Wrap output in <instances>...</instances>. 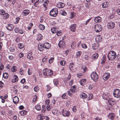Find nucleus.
I'll use <instances>...</instances> for the list:
<instances>
[{
  "label": "nucleus",
  "instance_id": "8",
  "mask_svg": "<svg viewBox=\"0 0 120 120\" xmlns=\"http://www.w3.org/2000/svg\"><path fill=\"white\" fill-rule=\"evenodd\" d=\"M108 27L110 29L113 28L115 26V24L113 22H110L107 24Z\"/></svg>",
  "mask_w": 120,
  "mask_h": 120
},
{
  "label": "nucleus",
  "instance_id": "43",
  "mask_svg": "<svg viewBox=\"0 0 120 120\" xmlns=\"http://www.w3.org/2000/svg\"><path fill=\"white\" fill-rule=\"evenodd\" d=\"M46 110V106L44 105H42V109L41 110V112L43 113H44Z\"/></svg>",
  "mask_w": 120,
  "mask_h": 120
},
{
  "label": "nucleus",
  "instance_id": "19",
  "mask_svg": "<svg viewBox=\"0 0 120 120\" xmlns=\"http://www.w3.org/2000/svg\"><path fill=\"white\" fill-rule=\"evenodd\" d=\"M65 5V4L62 2H60L58 3L56 5L57 7L59 8H63Z\"/></svg>",
  "mask_w": 120,
  "mask_h": 120
},
{
  "label": "nucleus",
  "instance_id": "32",
  "mask_svg": "<svg viewBox=\"0 0 120 120\" xmlns=\"http://www.w3.org/2000/svg\"><path fill=\"white\" fill-rule=\"evenodd\" d=\"M80 97L83 98H86L87 97V95L85 93H82L80 95Z\"/></svg>",
  "mask_w": 120,
  "mask_h": 120
},
{
  "label": "nucleus",
  "instance_id": "13",
  "mask_svg": "<svg viewBox=\"0 0 120 120\" xmlns=\"http://www.w3.org/2000/svg\"><path fill=\"white\" fill-rule=\"evenodd\" d=\"M76 25L75 24H71L70 26V30L73 32H75L76 29Z\"/></svg>",
  "mask_w": 120,
  "mask_h": 120
},
{
  "label": "nucleus",
  "instance_id": "61",
  "mask_svg": "<svg viewBox=\"0 0 120 120\" xmlns=\"http://www.w3.org/2000/svg\"><path fill=\"white\" fill-rule=\"evenodd\" d=\"M39 3L38 1H36L35 2L34 4V6L35 7H37V6L39 4Z\"/></svg>",
  "mask_w": 120,
  "mask_h": 120
},
{
  "label": "nucleus",
  "instance_id": "30",
  "mask_svg": "<svg viewBox=\"0 0 120 120\" xmlns=\"http://www.w3.org/2000/svg\"><path fill=\"white\" fill-rule=\"evenodd\" d=\"M82 54V52L81 51H78L77 52L76 54L75 57L76 58H78L80 57Z\"/></svg>",
  "mask_w": 120,
  "mask_h": 120
},
{
  "label": "nucleus",
  "instance_id": "9",
  "mask_svg": "<svg viewBox=\"0 0 120 120\" xmlns=\"http://www.w3.org/2000/svg\"><path fill=\"white\" fill-rule=\"evenodd\" d=\"M70 90L72 92H77L78 90V88L76 86H73L71 87Z\"/></svg>",
  "mask_w": 120,
  "mask_h": 120
},
{
  "label": "nucleus",
  "instance_id": "11",
  "mask_svg": "<svg viewBox=\"0 0 120 120\" xmlns=\"http://www.w3.org/2000/svg\"><path fill=\"white\" fill-rule=\"evenodd\" d=\"M62 115L64 116H68L69 115L70 112L68 111L64 110L63 109L62 111Z\"/></svg>",
  "mask_w": 120,
  "mask_h": 120
},
{
  "label": "nucleus",
  "instance_id": "50",
  "mask_svg": "<svg viewBox=\"0 0 120 120\" xmlns=\"http://www.w3.org/2000/svg\"><path fill=\"white\" fill-rule=\"evenodd\" d=\"M33 23H30L29 25V26L27 27V29L28 30H30L31 28L33 26Z\"/></svg>",
  "mask_w": 120,
  "mask_h": 120
},
{
  "label": "nucleus",
  "instance_id": "40",
  "mask_svg": "<svg viewBox=\"0 0 120 120\" xmlns=\"http://www.w3.org/2000/svg\"><path fill=\"white\" fill-rule=\"evenodd\" d=\"M3 76L4 78L7 79L8 77V75L7 73H3Z\"/></svg>",
  "mask_w": 120,
  "mask_h": 120
},
{
  "label": "nucleus",
  "instance_id": "57",
  "mask_svg": "<svg viewBox=\"0 0 120 120\" xmlns=\"http://www.w3.org/2000/svg\"><path fill=\"white\" fill-rule=\"evenodd\" d=\"M48 3V1L47 0L45 1L43 4V6L44 7L46 8V6L47 5Z\"/></svg>",
  "mask_w": 120,
  "mask_h": 120
},
{
  "label": "nucleus",
  "instance_id": "31",
  "mask_svg": "<svg viewBox=\"0 0 120 120\" xmlns=\"http://www.w3.org/2000/svg\"><path fill=\"white\" fill-rule=\"evenodd\" d=\"M43 38V37L41 34H37V39L38 41L40 40Z\"/></svg>",
  "mask_w": 120,
  "mask_h": 120
},
{
  "label": "nucleus",
  "instance_id": "33",
  "mask_svg": "<svg viewBox=\"0 0 120 120\" xmlns=\"http://www.w3.org/2000/svg\"><path fill=\"white\" fill-rule=\"evenodd\" d=\"M106 59V56H105V55H103V57L101 59V64H103L105 62V61Z\"/></svg>",
  "mask_w": 120,
  "mask_h": 120
},
{
  "label": "nucleus",
  "instance_id": "64",
  "mask_svg": "<svg viewBox=\"0 0 120 120\" xmlns=\"http://www.w3.org/2000/svg\"><path fill=\"white\" fill-rule=\"evenodd\" d=\"M5 13L4 11L3 10H1L0 11V15H3Z\"/></svg>",
  "mask_w": 120,
  "mask_h": 120
},
{
  "label": "nucleus",
  "instance_id": "51",
  "mask_svg": "<svg viewBox=\"0 0 120 120\" xmlns=\"http://www.w3.org/2000/svg\"><path fill=\"white\" fill-rule=\"evenodd\" d=\"M37 99V97L36 95H34V96L32 102H35Z\"/></svg>",
  "mask_w": 120,
  "mask_h": 120
},
{
  "label": "nucleus",
  "instance_id": "53",
  "mask_svg": "<svg viewBox=\"0 0 120 120\" xmlns=\"http://www.w3.org/2000/svg\"><path fill=\"white\" fill-rule=\"evenodd\" d=\"M9 50L11 52H14L15 51V48L13 47H10L9 48Z\"/></svg>",
  "mask_w": 120,
  "mask_h": 120
},
{
  "label": "nucleus",
  "instance_id": "10",
  "mask_svg": "<svg viewBox=\"0 0 120 120\" xmlns=\"http://www.w3.org/2000/svg\"><path fill=\"white\" fill-rule=\"evenodd\" d=\"M110 74L107 72L105 73L103 76V79L104 80H106L109 79L110 76Z\"/></svg>",
  "mask_w": 120,
  "mask_h": 120
},
{
  "label": "nucleus",
  "instance_id": "38",
  "mask_svg": "<svg viewBox=\"0 0 120 120\" xmlns=\"http://www.w3.org/2000/svg\"><path fill=\"white\" fill-rule=\"evenodd\" d=\"M39 26V28L41 30H43L45 28V26L42 24H40Z\"/></svg>",
  "mask_w": 120,
  "mask_h": 120
},
{
  "label": "nucleus",
  "instance_id": "7",
  "mask_svg": "<svg viewBox=\"0 0 120 120\" xmlns=\"http://www.w3.org/2000/svg\"><path fill=\"white\" fill-rule=\"evenodd\" d=\"M58 45L60 48L62 49L66 47L64 42L62 40H61L59 41Z\"/></svg>",
  "mask_w": 120,
  "mask_h": 120
},
{
  "label": "nucleus",
  "instance_id": "49",
  "mask_svg": "<svg viewBox=\"0 0 120 120\" xmlns=\"http://www.w3.org/2000/svg\"><path fill=\"white\" fill-rule=\"evenodd\" d=\"M34 90L36 92H37L39 90V88L38 86H37L34 88Z\"/></svg>",
  "mask_w": 120,
  "mask_h": 120
},
{
  "label": "nucleus",
  "instance_id": "28",
  "mask_svg": "<svg viewBox=\"0 0 120 120\" xmlns=\"http://www.w3.org/2000/svg\"><path fill=\"white\" fill-rule=\"evenodd\" d=\"M86 82V79H82L80 81L79 83L81 85L83 86L85 84V83Z\"/></svg>",
  "mask_w": 120,
  "mask_h": 120
},
{
  "label": "nucleus",
  "instance_id": "37",
  "mask_svg": "<svg viewBox=\"0 0 120 120\" xmlns=\"http://www.w3.org/2000/svg\"><path fill=\"white\" fill-rule=\"evenodd\" d=\"M53 82L54 84L56 86H57L58 85L59 82L57 79H54L53 80Z\"/></svg>",
  "mask_w": 120,
  "mask_h": 120
},
{
  "label": "nucleus",
  "instance_id": "45",
  "mask_svg": "<svg viewBox=\"0 0 120 120\" xmlns=\"http://www.w3.org/2000/svg\"><path fill=\"white\" fill-rule=\"evenodd\" d=\"M52 113L54 115H56L57 113V110L56 109H54L52 110Z\"/></svg>",
  "mask_w": 120,
  "mask_h": 120
},
{
  "label": "nucleus",
  "instance_id": "17",
  "mask_svg": "<svg viewBox=\"0 0 120 120\" xmlns=\"http://www.w3.org/2000/svg\"><path fill=\"white\" fill-rule=\"evenodd\" d=\"M27 57L28 59L30 60H32L33 58V55L32 52L29 53L27 55Z\"/></svg>",
  "mask_w": 120,
  "mask_h": 120
},
{
  "label": "nucleus",
  "instance_id": "3",
  "mask_svg": "<svg viewBox=\"0 0 120 120\" xmlns=\"http://www.w3.org/2000/svg\"><path fill=\"white\" fill-rule=\"evenodd\" d=\"M58 14V10L57 8H53L50 12V15L53 17H56L57 15Z\"/></svg>",
  "mask_w": 120,
  "mask_h": 120
},
{
  "label": "nucleus",
  "instance_id": "24",
  "mask_svg": "<svg viewBox=\"0 0 120 120\" xmlns=\"http://www.w3.org/2000/svg\"><path fill=\"white\" fill-rule=\"evenodd\" d=\"M102 38L101 35L97 36L95 38V40L97 41H101L102 40Z\"/></svg>",
  "mask_w": 120,
  "mask_h": 120
},
{
  "label": "nucleus",
  "instance_id": "62",
  "mask_svg": "<svg viewBox=\"0 0 120 120\" xmlns=\"http://www.w3.org/2000/svg\"><path fill=\"white\" fill-rule=\"evenodd\" d=\"M74 12L71 13L70 14V18L71 19H72L74 16Z\"/></svg>",
  "mask_w": 120,
  "mask_h": 120
},
{
  "label": "nucleus",
  "instance_id": "20",
  "mask_svg": "<svg viewBox=\"0 0 120 120\" xmlns=\"http://www.w3.org/2000/svg\"><path fill=\"white\" fill-rule=\"evenodd\" d=\"M18 80V76L15 75H14L12 79V82L14 83L15 82H17Z\"/></svg>",
  "mask_w": 120,
  "mask_h": 120
},
{
  "label": "nucleus",
  "instance_id": "59",
  "mask_svg": "<svg viewBox=\"0 0 120 120\" xmlns=\"http://www.w3.org/2000/svg\"><path fill=\"white\" fill-rule=\"evenodd\" d=\"M6 68L9 70L11 69L12 68L11 64H8L6 66Z\"/></svg>",
  "mask_w": 120,
  "mask_h": 120
},
{
  "label": "nucleus",
  "instance_id": "12",
  "mask_svg": "<svg viewBox=\"0 0 120 120\" xmlns=\"http://www.w3.org/2000/svg\"><path fill=\"white\" fill-rule=\"evenodd\" d=\"M94 20L95 22L97 23L101 22L102 20V19L101 17L97 16L94 18Z\"/></svg>",
  "mask_w": 120,
  "mask_h": 120
},
{
  "label": "nucleus",
  "instance_id": "26",
  "mask_svg": "<svg viewBox=\"0 0 120 120\" xmlns=\"http://www.w3.org/2000/svg\"><path fill=\"white\" fill-rule=\"evenodd\" d=\"M109 3L107 2H105L103 3L102 5V7L103 8H106L108 6Z\"/></svg>",
  "mask_w": 120,
  "mask_h": 120
},
{
  "label": "nucleus",
  "instance_id": "25",
  "mask_svg": "<svg viewBox=\"0 0 120 120\" xmlns=\"http://www.w3.org/2000/svg\"><path fill=\"white\" fill-rule=\"evenodd\" d=\"M44 48L43 45L41 44H38V48L39 50L40 51H42L43 50Z\"/></svg>",
  "mask_w": 120,
  "mask_h": 120
},
{
  "label": "nucleus",
  "instance_id": "1",
  "mask_svg": "<svg viewBox=\"0 0 120 120\" xmlns=\"http://www.w3.org/2000/svg\"><path fill=\"white\" fill-rule=\"evenodd\" d=\"M107 56L109 60L112 61L114 60L116 57V52L113 51H111L109 53Z\"/></svg>",
  "mask_w": 120,
  "mask_h": 120
},
{
  "label": "nucleus",
  "instance_id": "2",
  "mask_svg": "<svg viewBox=\"0 0 120 120\" xmlns=\"http://www.w3.org/2000/svg\"><path fill=\"white\" fill-rule=\"evenodd\" d=\"M43 74L44 76H51L53 74V71L51 70L45 68L43 70Z\"/></svg>",
  "mask_w": 120,
  "mask_h": 120
},
{
  "label": "nucleus",
  "instance_id": "23",
  "mask_svg": "<svg viewBox=\"0 0 120 120\" xmlns=\"http://www.w3.org/2000/svg\"><path fill=\"white\" fill-rule=\"evenodd\" d=\"M44 116L43 114H40L38 116L37 118L38 120H43L44 118Z\"/></svg>",
  "mask_w": 120,
  "mask_h": 120
},
{
  "label": "nucleus",
  "instance_id": "58",
  "mask_svg": "<svg viewBox=\"0 0 120 120\" xmlns=\"http://www.w3.org/2000/svg\"><path fill=\"white\" fill-rule=\"evenodd\" d=\"M77 76L79 78H81L82 76V74L81 73H78L77 74Z\"/></svg>",
  "mask_w": 120,
  "mask_h": 120
},
{
  "label": "nucleus",
  "instance_id": "14",
  "mask_svg": "<svg viewBox=\"0 0 120 120\" xmlns=\"http://www.w3.org/2000/svg\"><path fill=\"white\" fill-rule=\"evenodd\" d=\"M30 13L29 10L26 9L23 10L22 12V15L24 16H26L29 15Z\"/></svg>",
  "mask_w": 120,
  "mask_h": 120
},
{
  "label": "nucleus",
  "instance_id": "16",
  "mask_svg": "<svg viewBox=\"0 0 120 120\" xmlns=\"http://www.w3.org/2000/svg\"><path fill=\"white\" fill-rule=\"evenodd\" d=\"M110 96V94L107 93L103 94L102 95V97L105 99L107 100L109 99V97Z\"/></svg>",
  "mask_w": 120,
  "mask_h": 120
},
{
  "label": "nucleus",
  "instance_id": "42",
  "mask_svg": "<svg viewBox=\"0 0 120 120\" xmlns=\"http://www.w3.org/2000/svg\"><path fill=\"white\" fill-rule=\"evenodd\" d=\"M60 13L61 15L64 16H65L67 14V13L64 10L60 11Z\"/></svg>",
  "mask_w": 120,
  "mask_h": 120
},
{
  "label": "nucleus",
  "instance_id": "34",
  "mask_svg": "<svg viewBox=\"0 0 120 120\" xmlns=\"http://www.w3.org/2000/svg\"><path fill=\"white\" fill-rule=\"evenodd\" d=\"M18 46L19 48L21 49L24 48V45L23 43H20L18 44Z\"/></svg>",
  "mask_w": 120,
  "mask_h": 120
},
{
  "label": "nucleus",
  "instance_id": "6",
  "mask_svg": "<svg viewBox=\"0 0 120 120\" xmlns=\"http://www.w3.org/2000/svg\"><path fill=\"white\" fill-rule=\"evenodd\" d=\"M94 29L95 31L99 32L102 30V26L100 24H98L95 25Z\"/></svg>",
  "mask_w": 120,
  "mask_h": 120
},
{
  "label": "nucleus",
  "instance_id": "47",
  "mask_svg": "<svg viewBox=\"0 0 120 120\" xmlns=\"http://www.w3.org/2000/svg\"><path fill=\"white\" fill-rule=\"evenodd\" d=\"M35 109L38 110H39L41 109L40 106L38 105H36L35 107Z\"/></svg>",
  "mask_w": 120,
  "mask_h": 120
},
{
  "label": "nucleus",
  "instance_id": "39",
  "mask_svg": "<svg viewBox=\"0 0 120 120\" xmlns=\"http://www.w3.org/2000/svg\"><path fill=\"white\" fill-rule=\"evenodd\" d=\"M19 113L21 115L23 116L26 114L27 113V112L25 110H23L20 111Z\"/></svg>",
  "mask_w": 120,
  "mask_h": 120
},
{
  "label": "nucleus",
  "instance_id": "21",
  "mask_svg": "<svg viewBox=\"0 0 120 120\" xmlns=\"http://www.w3.org/2000/svg\"><path fill=\"white\" fill-rule=\"evenodd\" d=\"M19 101V99L18 97L15 96L14 97L13 99L14 103L15 104L18 103Z\"/></svg>",
  "mask_w": 120,
  "mask_h": 120
},
{
  "label": "nucleus",
  "instance_id": "56",
  "mask_svg": "<svg viewBox=\"0 0 120 120\" xmlns=\"http://www.w3.org/2000/svg\"><path fill=\"white\" fill-rule=\"evenodd\" d=\"M93 96L92 94H90L88 97V100H90L91 99L93 98Z\"/></svg>",
  "mask_w": 120,
  "mask_h": 120
},
{
  "label": "nucleus",
  "instance_id": "48",
  "mask_svg": "<svg viewBox=\"0 0 120 120\" xmlns=\"http://www.w3.org/2000/svg\"><path fill=\"white\" fill-rule=\"evenodd\" d=\"M20 29L17 27H16L15 29L14 30L16 33H19Z\"/></svg>",
  "mask_w": 120,
  "mask_h": 120
},
{
  "label": "nucleus",
  "instance_id": "36",
  "mask_svg": "<svg viewBox=\"0 0 120 120\" xmlns=\"http://www.w3.org/2000/svg\"><path fill=\"white\" fill-rule=\"evenodd\" d=\"M51 31L53 33H56L57 32V29L55 27H53L51 29Z\"/></svg>",
  "mask_w": 120,
  "mask_h": 120
},
{
  "label": "nucleus",
  "instance_id": "5",
  "mask_svg": "<svg viewBox=\"0 0 120 120\" xmlns=\"http://www.w3.org/2000/svg\"><path fill=\"white\" fill-rule=\"evenodd\" d=\"M114 97L115 98H120V90L119 89L115 90L113 93Z\"/></svg>",
  "mask_w": 120,
  "mask_h": 120
},
{
  "label": "nucleus",
  "instance_id": "22",
  "mask_svg": "<svg viewBox=\"0 0 120 120\" xmlns=\"http://www.w3.org/2000/svg\"><path fill=\"white\" fill-rule=\"evenodd\" d=\"M43 46L44 48L46 49L49 48L51 46L50 44L47 42L44 43V44Z\"/></svg>",
  "mask_w": 120,
  "mask_h": 120
},
{
  "label": "nucleus",
  "instance_id": "46",
  "mask_svg": "<svg viewBox=\"0 0 120 120\" xmlns=\"http://www.w3.org/2000/svg\"><path fill=\"white\" fill-rule=\"evenodd\" d=\"M60 64L61 65L64 66L66 64V61L64 60L61 61L60 62Z\"/></svg>",
  "mask_w": 120,
  "mask_h": 120
},
{
  "label": "nucleus",
  "instance_id": "18",
  "mask_svg": "<svg viewBox=\"0 0 120 120\" xmlns=\"http://www.w3.org/2000/svg\"><path fill=\"white\" fill-rule=\"evenodd\" d=\"M13 25L11 24H8L6 27V28L8 30L11 31L12 30L13 28Z\"/></svg>",
  "mask_w": 120,
  "mask_h": 120
},
{
  "label": "nucleus",
  "instance_id": "55",
  "mask_svg": "<svg viewBox=\"0 0 120 120\" xmlns=\"http://www.w3.org/2000/svg\"><path fill=\"white\" fill-rule=\"evenodd\" d=\"M81 46L84 49H86L87 48V46L85 44H81Z\"/></svg>",
  "mask_w": 120,
  "mask_h": 120
},
{
  "label": "nucleus",
  "instance_id": "44",
  "mask_svg": "<svg viewBox=\"0 0 120 120\" xmlns=\"http://www.w3.org/2000/svg\"><path fill=\"white\" fill-rule=\"evenodd\" d=\"M98 56V55L97 53H95L92 56L93 58L94 59H96Z\"/></svg>",
  "mask_w": 120,
  "mask_h": 120
},
{
  "label": "nucleus",
  "instance_id": "35",
  "mask_svg": "<svg viewBox=\"0 0 120 120\" xmlns=\"http://www.w3.org/2000/svg\"><path fill=\"white\" fill-rule=\"evenodd\" d=\"M81 68L83 70V72H84L86 71L87 70V69L85 65H82L81 66Z\"/></svg>",
  "mask_w": 120,
  "mask_h": 120
},
{
  "label": "nucleus",
  "instance_id": "52",
  "mask_svg": "<svg viewBox=\"0 0 120 120\" xmlns=\"http://www.w3.org/2000/svg\"><path fill=\"white\" fill-rule=\"evenodd\" d=\"M24 56V54L23 53H19L18 55V56L20 58Z\"/></svg>",
  "mask_w": 120,
  "mask_h": 120
},
{
  "label": "nucleus",
  "instance_id": "4",
  "mask_svg": "<svg viewBox=\"0 0 120 120\" xmlns=\"http://www.w3.org/2000/svg\"><path fill=\"white\" fill-rule=\"evenodd\" d=\"M90 76L91 79L95 82H96L98 80V75L96 72H92Z\"/></svg>",
  "mask_w": 120,
  "mask_h": 120
},
{
  "label": "nucleus",
  "instance_id": "41",
  "mask_svg": "<svg viewBox=\"0 0 120 120\" xmlns=\"http://www.w3.org/2000/svg\"><path fill=\"white\" fill-rule=\"evenodd\" d=\"M16 68H17L15 66H14L12 67V68H11V69L12 71L14 72L16 71Z\"/></svg>",
  "mask_w": 120,
  "mask_h": 120
},
{
  "label": "nucleus",
  "instance_id": "60",
  "mask_svg": "<svg viewBox=\"0 0 120 120\" xmlns=\"http://www.w3.org/2000/svg\"><path fill=\"white\" fill-rule=\"evenodd\" d=\"M66 93L63 94L62 96V99H65L66 98Z\"/></svg>",
  "mask_w": 120,
  "mask_h": 120
},
{
  "label": "nucleus",
  "instance_id": "29",
  "mask_svg": "<svg viewBox=\"0 0 120 120\" xmlns=\"http://www.w3.org/2000/svg\"><path fill=\"white\" fill-rule=\"evenodd\" d=\"M9 15L8 14L5 13L3 15V17L4 19H6L9 17Z\"/></svg>",
  "mask_w": 120,
  "mask_h": 120
},
{
  "label": "nucleus",
  "instance_id": "63",
  "mask_svg": "<svg viewBox=\"0 0 120 120\" xmlns=\"http://www.w3.org/2000/svg\"><path fill=\"white\" fill-rule=\"evenodd\" d=\"M32 73V71L31 69H29L28 71V73L29 75H30Z\"/></svg>",
  "mask_w": 120,
  "mask_h": 120
},
{
  "label": "nucleus",
  "instance_id": "15",
  "mask_svg": "<svg viewBox=\"0 0 120 120\" xmlns=\"http://www.w3.org/2000/svg\"><path fill=\"white\" fill-rule=\"evenodd\" d=\"M115 114L113 113H109L108 116V118L110 119L111 120H113L115 117Z\"/></svg>",
  "mask_w": 120,
  "mask_h": 120
},
{
  "label": "nucleus",
  "instance_id": "54",
  "mask_svg": "<svg viewBox=\"0 0 120 120\" xmlns=\"http://www.w3.org/2000/svg\"><path fill=\"white\" fill-rule=\"evenodd\" d=\"M76 42H72L71 45V46L72 48H74V47L76 46Z\"/></svg>",
  "mask_w": 120,
  "mask_h": 120
},
{
  "label": "nucleus",
  "instance_id": "27",
  "mask_svg": "<svg viewBox=\"0 0 120 120\" xmlns=\"http://www.w3.org/2000/svg\"><path fill=\"white\" fill-rule=\"evenodd\" d=\"M74 66V63H71L69 66V69L71 71H72L73 69Z\"/></svg>",
  "mask_w": 120,
  "mask_h": 120
}]
</instances>
